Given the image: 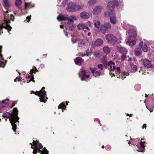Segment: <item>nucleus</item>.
Segmentation results:
<instances>
[{"label":"nucleus","mask_w":154,"mask_h":154,"mask_svg":"<svg viewBox=\"0 0 154 154\" xmlns=\"http://www.w3.org/2000/svg\"><path fill=\"white\" fill-rule=\"evenodd\" d=\"M18 111L17 108H15L14 109L12 113L7 112L4 113L3 115L4 117L10 118V122L12 126V129L14 132L15 131L17 127V125L15 123L17 122H19V118L18 116Z\"/></svg>","instance_id":"1"},{"label":"nucleus","mask_w":154,"mask_h":154,"mask_svg":"<svg viewBox=\"0 0 154 154\" xmlns=\"http://www.w3.org/2000/svg\"><path fill=\"white\" fill-rule=\"evenodd\" d=\"M59 20H67L68 22L65 25L66 29L70 30H72V26L71 23L75 20L76 18L74 17H68V16L60 15L57 18Z\"/></svg>","instance_id":"2"},{"label":"nucleus","mask_w":154,"mask_h":154,"mask_svg":"<svg viewBox=\"0 0 154 154\" xmlns=\"http://www.w3.org/2000/svg\"><path fill=\"white\" fill-rule=\"evenodd\" d=\"M33 145L31 143H30V144L32 146L31 148L32 149H36L33 151V154H36L37 152L38 151L37 149H38L39 151L38 152L41 153V154H48V152L47 150L45 149V147L44 148V149H45L44 150H40L42 148L43 146H42L41 143H38V142L33 140Z\"/></svg>","instance_id":"3"},{"label":"nucleus","mask_w":154,"mask_h":154,"mask_svg":"<svg viewBox=\"0 0 154 154\" xmlns=\"http://www.w3.org/2000/svg\"><path fill=\"white\" fill-rule=\"evenodd\" d=\"M129 37L128 39L127 40H126V43L129 46H132L135 45L136 42V38L135 35H136V32L135 31H133L132 33V31L130 30L128 32Z\"/></svg>","instance_id":"4"},{"label":"nucleus","mask_w":154,"mask_h":154,"mask_svg":"<svg viewBox=\"0 0 154 154\" xmlns=\"http://www.w3.org/2000/svg\"><path fill=\"white\" fill-rule=\"evenodd\" d=\"M111 27V25L109 23H106L100 26V22H97V31L100 30L103 34L106 32L107 29H110Z\"/></svg>","instance_id":"5"},{"label":"nucleus","mask_w":154,"mask_h":154,"mask_svg":"<svg viewBox=\"0 0 154 154\" xmlns=\"http://www.w3.org/2000/svg\"><path fill=\"white\" fill-rule=\"evenodd\" d=\"M45 89L44 87H43L42 89L40 91H36L35 94L38 96L40 97V100L41 102H45V101H47L46 99H47L48 97H46V92L45 91H42V90Z\"/></svg>","instance_id":"6"},{"label":"nucleus","mask_w":154,"mask_h":154,"mask_svg":"<svg viewBox=\"0 0 154 154\" xmlns=\"http://www.w3.org/2000/svg\"><path fill=\"white\" fill-rule=\"evenodd\" d=\"M104 65L106 67L108 66V68H109L110 70L109 74L111 77L115 76L114 73L112 72V71L113 70L114 68H115L116 67L115 65V63L113 62L112 61H109L108 63L106 62H105L104 63Z\"/></svg>","instance_id":"7"},{"label":"nucleus","mask_w":154,"mask_h":154,"mask_svg":"<svg viewBox=\"0 0 154 154\" xmlns=\"http://www.w3.org/2000/svg\"><path fill=\"white\" fill-rule=\"evenodd\" d=\"M106 39L108 43L114 44L117 42L119 38H116L112 34H108L106 35Z\"/></svg>","instance_id":"8"},{"label":"nucleus","mask_w":154,"mask_h":154,"mask_svg":"<svg viewBox=\"0 0 154 154\" xmlns=\"http://www.w3.org/2000/svg\"><path fill=\"white\" fill-rule=\"evenodd\" d=\"M8 11H7L4 14L5 15V22L4 23H7L8 25V26H9L8 23H10V21L12 20V21H14V16L11 14L10 15H9V14H8Z\"/></svg>","instance_id":"9"},{"label":"nucleus","mask_w":154,"mask_h":154,"mask_svg":"<svg viewBox=\"0 0 154 154\" xmlns=\"http://www.w3.org/2000/svg\"><path fill=\"white\" fill-rule=\"evenodd\" d=\"M79 75L82 80H86L89 77V75L86 74L85 71L82 69L79 73Z\"/></svg>","instance_id":"10"},{"label":"nucleus","mask_w":154,"mask_h":154,"mask_svg":"<svg viewBox=\"0 0 154 154\" xmlns=\"http://www.w3.org/2000/svg\"><path fill=\"white\" fill-rule=\"evenodd\" d=\"M145 143V142L141 141L140 142L141 148H138V146L136 145V146L135 147V149L138 152H144L145 150V146L144 145Z\"/></svg>","instance_id":"11"},{"label":"nucleus","mask_w":154,"mask_h":154,"mask_svg":"<svg viewBox=\"0 0 154 154\" xmlns=\"http://www.w3.org/2000/svg\"><path fill=\"white\" fill-rule=\"evenodd\" d=\"M3 28L8 29V32H9V31L11 30V27L10 26H8L7 23H3L2 25H0V35L3 33Z\"/></svg>","instance_id":"12"},{"label":"nucleus","mask_w":154,"mask_h":154,"mask_svg":"<svg viewBox=\"0 0 154 154\" xmlns=\"http://www.w3.org/2000/svg\"><path fill=\"white\" fill-rule=\"evenodd\" d=\"M119 5L118 2L116 0H113L109 2L108 4V7L109 9L111 8L113 9L115 6H118Z\"/></svg>","instance_id":"13"},{"label":"nucleus","mask_w":154,"mask_h":154,"mask_svg":"<svg viewBox=\"0 0 154 154\" xmlns=\"http://www.w3.org/2000/svg\"><path fill=\"white\" fill-rule=\"evenodd\" d=\"M108 11L105 13V16L106 17H110L115 15V11L113 9H109L108 8Z\"/></svg>","instance_id":"14"},{"label":"nucleus","mask_w":154,"mask_h":154,"mask_svg":"<svg viewBox=\"0 0 154 154\" xmlns=\"http://www.w3.org/2000/svg\"><path fill=\"white\" fill-rule=\"evenodd\" d=\"M79 46L82 48H85L87 45V43L85 40L80 39L78 42Z\"/></svg>","instance_id":"15"},{"label":"nucleus","mask_w":154,"mask_h":154,"mask_svg":"<svg viewBox=\"0 0 154 154\" xmlns=\"http://www.w3.org/2000/svg\"><path fill=\"white\" fill-rule=\"evenodd\" d=\"M143 63L144 66L148 68L151 67L152 64L150 61L147 59L143 60Z\"/></svg>","instance_id":"16"},{"label":"nucleus","mask_w":154,"mask_h":154,"mask_svg":"<svg viewBox=\"0 0 154 154\" xmlns=\"http://www.w3.org/2000/svg\"><path fill=\"white\" fill-rule=\"evenodd\" d=\"M77 27L79 30H81L86 29V30H85V31H88L90 30L89 28L88 27L86 26L84 24L82 23H80L78 24Z\"/></svg>","instance_id":"17"},{"label":"nucleus","mask_w":154,"mask_h":154,"mask_svg":"<svg viewBox=\"0 0 154 154\" xmlns=\"http://www.w3.org/2000/svg\"><path fill=\"white\" fill-rule=\"evenodd\" d=\"M139 45L143 51L145 52H147L148 51V47L145 43L143 42H141L140 43Z\"/></svg>","instance_id":"18"},{"label":"nucleus","mask_w":154,"mask_h":154,"mask_svg":"<svg viewBox=\"0 0 154 154\" xmlns=\"http://www.w3.org/2000/svg\"><path fill=\"white\" fill-rule=\"evenodd\" d=\"M75 4L72 2H69L68 4V6L66 8V10L70 12L74 11H70L72 9H75Z\"/></svg>","instance_id":"19"},{"label":"nucleus","mask_w":154,"mask_h":154,"mask_svg":"<svg viewBox=\"0 0 154 154\" xmlns=\"http://www.w3.org/2000/svg\"><path fill=\"white\" fill-rule=\"evenodd\" d=\"M80 17L83 19H88L90 17V14L85 12H83L80 14Z\"/></svg>","instance_id":"20"},{"label":"nucleus","mask_w":154,"mask_h":154,"mask_svg":"<svg viewBox=\"0 0 154 154\" xmlns=\"http://www.w3.org/2000/svg\"><path fill=\"white\" fill-rule=\"evenodd\" d=\"M35 71L34 69H31L30 71V73L31 74V76H28L26 77V79H27V80H29V81L27 82L28 83L29 82L31 81H33V82H35V81L33 80L34 77L33 75V74H32L33 73H35Z\"/></svg>","instance_id":"21"},{"label":"nucleus","mask_w":154,"mask_h":154,"mask_svg":"<svg viewBox=\"0 0 154 154\" xmlns=\"http://www.w3.org/2000/svg\"><path fill=\"white\" fill-rule=\"evenodd\" d=\"M3 1L4 7L6 9L8 8L11 5L9 0H3Z\"/></svg>","instance_id":"22"},{"label":"nucleus","mask_w":154,"mask_h":154,"mask_svg":"<svg viewBox=\"0 0 154 154\" xmlns=\"http://www.w3.org/2000/svg\"><path fill=\"white\" fill-rule=\"evenodd\" d=\"M75 64L80 65L83 62V60L80 57H78L74 60Z\"/></svg>","instance_id":"23"},{"label":"nucleus","mask_w":154,"mask_h":154,"mask_svg":"<svg viewBox=\"0 0 154 154\" xmlns=\"http://www.w3.org/2000/svg\"><path fill=\"white\" fill-rule=\"evenodd\" d=\"M2 47V46H0V60L3 59L2 56L1 54ZM5 66V64L2 61H0V67H4Z\"/></svg>","instance_id":"24"},{"label":"nucleus","mask_w":154,"mask_h":154,"mask_svg":"<svg viewBox=\"0 0 154 154\" xmlns=\"http://www.w3.org/2000/svg\"><path fill=\"white\" fill-rule=\"evenodd\" d=\"M110 20L112 24H116L117 23V20L115 15L110 17Z\"/></svg>","instance_id":"25"},{"label":"nucleus","mask_w":154,"mask_h":154,"mask_svg":"<svg viewBox=\"0 0 154 154\" xmlns=\"http://www.w3.org/2000/svg\"><path fill=\"white\" fill-rule=\"evenodd\" d=\"M103 50L104 53L106 54H108L110 53L111 49L109 47L107 46H105L103 47Z\"/></svg>","instance_id":"26"},{"label":"nucleus","mask_w":154,"mask_h":154,"mask_svg":"<svg viewBox=\"0 0 154 154\" xmlns=\"http://www.w3.org/2000/svg\"><path fill=\"white\" fill-rule=\"evenodd\" d=\"M119 50L122 54H126L127 52V50L124 47H119Z\"/></svg>","instance_id":"27"},{"label":"nucleus","mask_w":154,"mask_h":154,"mask_svg":"<svg viewBox=\"0 0 154 154\" xmlns=\"http://www.w3.org/2000/svg\"><path fill=\"white\" fill-rule=\"evenodd\" d=\"M129 75V73L127 72H123L121 73L120 75L118 77L119 78L121 79H123L125 78L126 76Z\"/></svg>","instance_id":"28"},{"label":"nucleus","mask_w":154,"mask_h":154,"mask_svg":"<svg viewBox=\"0 0 154 154\" xmlns=\"http://www.w3.org/2000/svg\"><path fill=\"white\" fill-rule=\"evenodd\" d=\"M137 70V66L136 65L132 64L131 66V72L134 73Z\"/></svg>","instance_id":"29"},{"label":"nucleus","mask_w":154,"mask_h":154,"mask_svg":"<svg viewBox=\"0 0 154 154\" xmlns=\"http://www.w3.org/2000/svg\"><path fill=\"white\" fill-rule=\"evenodd\" d=\"M121 71L120 68L119 67H115V68H114L113 69V70L112 71V72L114 73V72H115V73L116 74H118L120 73Z\"/></svg>","instance_id":"30"},{"label":"nucleus","mask_w":154,"mask_h":154,"mask_svg":"<svg viewBox=\"0 0 154 154\" xmlns=\"http://www.w3.org/2000/svg\"><path fill=\"white\" fill-rule=\"evenodd\" d=\"M103 43V40L100 38L97 39V46H100Z\"/></svg>","instance_id":"31"},{"label":"nucleus","mask_w":154,"mask_h":154,"mask_svg":"<svg viewBox=\"0 0 154 154\" xmlns=\"http://www.w3.org/2000/svg\"><path fill=\"white\" fill-rule=\"evenodd\" d=\"M35 5L32 4L31 2L26 3L25 2V7L26 9L27 7L31 8L34 7Z\"/></svg>","instance_id":"32"},{"label":"nucleus","mask_w":154,"mask_h":154,"mask_svg":"<svg viewBox=\"0 0 154 154\" xmlns=\"http://www.w3.org/2000/svg\"><path fill=\"white\" fill-rule=\"evenodd\" d=\"M82 8V6L79 5H76L75 4V9H72L70 11H76L81 9Z\"/></svg>","instance_id":"33"},{"label":"nucleus","mask_w":154,"mask_h":154,"mask_svg":"<svg viewBox=\"0 0 154 154\" xmlns=\"http://www.w3.org/2000/svg\"><path fill=\"white\" fill-rule=\"evenodd\" d=\"M96 1L95 0H91L88 1V4L89 6H92L95 4Z\"/></svg>","instance_id":"34"},{"label":"nucleus","mask_w":154,"mask_h":154,"mask_svg":"<svg viewBox=\"0 0 154 154\" xmlns=\"http://www.w3.org/2000/svg\"><path fill=\"white\" fill-rule=\"evenodd\" d=\"M22 1L21 0H16L15 2V4L16 6L19 7L21 5Z\"/></svg>","instance_id":"35"},{"label":"nucleus","mask_w":154,"mask_h":154,"mask_svg":"<svg viewBox=\"0 0 154 154\" xmlns=\"http://www.w3.org/2000/svg\"><path fill=\"white\" fill-rule=\"evenodd\" d=\"M91 70L94 76L96 77V69L95 68H91Z\"/></svg>","instance_id":"36"},{"label":"nucleus","mask_w":154,"mask_h":154,"mask_svg":"<svg viewBox=\"0 0 154 154\" xmlns=\"http://www.w3.org/2000/svg\"><path fill=\"white\" fill-rule=\"evenodd\" d=\"M58 108L59 109L61 108L63 110H64V109L66 108V106H65L64 104L63 103H61L60 105L58 106Z\"/></svg>","instance_id":"37"},{"label":"nucleus","mask_w":154,"mask_h":154,"mask_svg":"<svg viewBox=\"0 0 154 154\" xmlns=\"http://www.w3.org/2000/svg\"><path fill=\"white\" fill-rule=\"evenodd\" d=\"M103 8L102 6H97V13L100 12L102 10Z\"/></svg>","instance_id":"38"},{"label":"nucleus","mask_w":154,"mask_h":154,"mask_svg":"<svg viewBox=\"0 0 154 154\" xmlns=\"http://www.w3.org/2000/svg\"><path fill=\"white\" fill-rule=\"evenodd\" d=\"M135 55L137 56H139L140 55L141 52L139 51H136L134 52Z\"/></svg>","instance_id":"39"},{"label":"nucleus","mask_w":154,"mask_h":154,"mask_svg":"<svg viewBox=\"0 0 154 154\" xmlns=\"http://www.w3.org/2000/svg\"><path fill=\"white\" fill-rule=\"evenodd\" d=\"M126 54H122L121 56V59L122 60H125L126 57Z\"/></svg>","instance_id":"40"},{"label":"nucleus","mask_w":154,"mask_h":154,"mask_svg":"<svg viewBox=\"0 0 154 154\" xmlns=\"http://www.w3.org/2000/svg\"><path fill=\"white\" fill-rule=\"evenodd\" d=\"M22 79V78L20 76L17 77L16 79L14 80L15 82H16L17 81H19L20 80Z\"/></svg>","instance_id":"41"},{"label":"nucleus","mask_w":154,"mask_h":154,"mask_svg":"<svg viewBox=\"0 0 154 154\" xmlns=\"http://www.w3.org/2000/svg\"><path fill=\"white\" fill-rule=\"evenodd\" d=\"M119 5L120 7L124 5V3L122 0H120L119 1Z\"/></svg>","instance_id":"42"},{"label":"nucleus","mask_w":154,"mask_h":154,"mask_svg":"<svg viewBox=\"0 0 154 154\" xmlns=\"http://www.w3.org/2000/svg\"><path fill=\"white\" fill-rule=\"evenodd\" d=\"M98 69H100L102 70L103 68V66L101 64H98Z\"/></svg>","instance_id":"43"},{"label":"nucleus","mask_w":154,"mask_h":154,"mask_svg":"<svg viewBox=\"0 0 154 154\" xmlns=\"http://www.w3.org/2000/svg\"><path fill=\"white\" fill-rule=\"evenodd\" d=\"M126 26H126V27H125V26H123V27H124V28H125L126 29H127V30H128V29H129L130 28V27H131L130 26V25H128V24L127 25H126Z\"/></svg>","instance_id":"44"},{"label":"nucleus","mask_w":154,"mask_h":154,"mask_svg":"<svg viewBox=\"0 0 154 154\" xmlns=\"http://www.w3.org/2000/svg\"><path fill=\"white\" fill-rule=\"evenodd\" d=\"M31 16H28L26 18V20L27 21V22H29L31 19Z\"/></svg>","instance_id":"45"},{"label":"nucleus","mask_w":154,"mask_h":154,"mask_svg":"<svg viewBox=\"0 0 154 154\" xmlns=\"http://www.w3.org/2000/svg\"><path fill=\"white\" fill-rule=\"evenodd\" d=\"M146 124H144L143 125L142 127V129H144V128L146 129Z\"/></svg>","instance_id":"46"},{"label":"nucleus","mask_w":154,"mask_h":154,"mask_svg":"<svg viewBox=\"0 0 154 154\" xmlns=\"http://www.w3.org/2000/svg\"><path fill=\"white\" fill-rule=\"evenodd\" d=\"M93 12L94 14H96V9L95 8H94V9Z\"/></svg>","instance_id":"47"},{"label":"nucleus","mask_w":154,"mask_h":154,"mask_svg":"<svg viewBox=\"0 0 154 154\" xmlns=\"http://www.w3.org/2000/svg\"><path fill=\"white\" fill-rule=\"evenodd\" d=\"M88 23L89 25V26L91 27L93 25V23H92L91 22H88Z\"/></svg>","instance_id":"48"},{"label":"nucleus","mask_w":154,"mask_h":154,"mask_svg":"<svg viewBox=\"0 0 154 154\" xmlns=\"http://www.w3.org/2000/svg\"><path fill=\"white\" fill-rule=\"evenodd\" d=\"M71 40L72 42H73V43H74L75 42V39L74 38H72Z\"/></svg>","instance_id":"49"},{"label":"nucleus","mask_w":154,"mask_h":154,"mask_svg":"<svg viewBox=\"0 0 154 154\" xmlns=\"http://www.w3.org/2000/svg\"><path fill=\"white\" fill-rule=\"evenodd\" d=\"M132 60V58L131 57L129 58L127 60L128 62L131 61Z\"/></svg>","instance_id":"50"},{"label":"nucleus","mask_w":154,"mask_h":154,"mask_svg":"<svg viewBox=\"0 0 154 154\" xmlns=\"http://www.w3.org/2000/svg\"><path fill=\"white\" fill-rule=\"evenodd\" d=\"M100 72H98L97 71V76L98 75H100Z\"/></svg>","instance_id":"51"},{"label":"nucleus","mask_w":154,"mask_h":154,"mask_svg":"<svg viewBox=\"0 0 154 154\" xmlns=\"http://www.w3.org/2000/svg\"><path fill=\"white\" fill-rule=\"evenodd\" d=\"M146 108L148 109L149 110V111H150V112H152V111H153V109H149L148 108V107H147V106H146Z\"/></svg>","instance_id":"52"},{"label":"nucleus","mask_w":154,"mask_h":154,"mask_svg":"<svg viewBox=\"0 0 154 154\" xmlns=\"http://www.w3.org/2000/svg\"><path fill=\"white\" fill-rule=\"evenodd\" d=\"M91 33L90 32H88V36H90L91 35Z\"/></svg>","instance_id":"53"},{"label":"nucleus","mask_w":154,"mask_h":154,"mask_svg":"<svg viewBox=\"0 0 154 154\" xmlns=\"http://www.w3.org/2000/svg\"><path fill=\"white\" fill-rule=\"evenodd\" d=\"M63 25H61L60 26V28H63Z\"/></svg>","instance_id":"54"},{"label":"nucleus","mask_w":154,"mask_h":154,"mask_svg":"<svg viewBox=\"0 0 154 154\" xmlns=\"http://www.w3.org/2000/svg\"><path fill=\"white\" fill-rule=\"evenodd\" d=\"M65 35L66 36H67V33H65Z\"/></svg>","instance_id":"55"},{"label":"nucleus","mask_w":154,"mask_h":154,"mask_svg":"<svg viewBox=\"0 0 154 154\" xmlns=\"http://www.w3.org/2000/svg\"><path fill=\"white\" fill-rule=\"evenodd\" d=\"M94 24L95 26H96V23H94Z\"/></svg>","instance_id":"56"},{"label":"nucleus","mask_w":154,"mask_h":154,"mask_svg":"<svg viewBox=\"0 0 154 154\" xmlns=\"http://www.w3.org/2000/svg\"><path fill=\"white\" fill-rule=\"evenodd\" d=\"M104 145H103L102 146V148H104Z\"/></svg>","instance_id":"57"},{"label":"nucleus","mask_w":154,"mask_h":154,"mask_svg":"<svg viewBox=\"0 0 154 154\" xmlns=\"http://www.w3.org/2000/svg\"><path fill=\"white\" fill-rule=\"evenodd\" d=\"M126 115L127 116H129V114L128 113H127V114H126Z\"/></svg>","instance_id":"58"},{"label":"nucleus","mask_w":154,"mask_h":154,"mask_svg":"<svg viewBox=\"0 0 154 154\" xmlns=\"http://www.w3.org/2000/svg\"><path fill=\"white\" fill-rule=\"evenodd\" d=\"M132 114H130L129 115V116L131 117L132 116Z\"/></svg>","instance_id":"59"},{"label":"nucleus","mask_w":154,"mask_h":154,"mask_svg":"<svg viewBox=\"0 0 154 154\" xmlns=\"http://www.w3.org/2000/svg\"><path fill=\"white\" fill-rule=\"evenodd\" d=\"M80 56H82V54L80 53V54H79Z\"/></svg>","instance_id":"60"},{"label":"nucleus","mask_w":154,"mask_h":154,"mask_svg":"<svg viewBox=\"0 0 154 154\" xmlns=\"http://www.w3.org/2000/svg\"><path fill=\"white\" fill-rule=\"evenodd\" d=\"M145 95H146V97L147 96V95L146 94H145Z\"/></svg>","instance_id":"61"},{"label":"nucleus","mask_w":154,"mask_h":154,"mask_svg":"<svg viewBox=\"0 0 154 154\" xmlns=\"http://www.w3.org/2000/svg\"><path fill=\"white\" fill-rule=\"evenodd\" d=\"M35 70H37V69L35 68Z\"/></svg>","instance_id":"62"},{"label":"nucleus","mask_w":154,"mask_h":154,"mask_svg":"<svg viewBox=\"0 0 154 154\" xmlns=\"http://www.w3.org/2000/svg\"><path fill=\"white\" fill-rule=\"evenodd\" d=\"M130 143V142H128V143L129 144V143Z\"/></svg>","instance_id":"63"},{"label":"nucleus","mask_w":154,"mask_h":154,"mask_svg":"<svg viewBox=\"0 0 154 154\" xmlns=\"http://www.w3.org/2000/svg\"><path fill=\"white\" fill-rule=\"evenodd\" d=\"M101 124H100V126H101Z\"/></svg>","instance_id":"64"}]
</instances>
